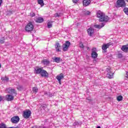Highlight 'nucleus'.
<instances>
[{
	"label": "nucleus",
	"instance_id": "f03ea898",
	"mask_svg": "<svg viewBox=\"0 0 128 128\" xmlns=\"http://www.w3.org/2000/svg\"><path fill=\"white\" fill-rule=\"evenodd\" d=\"M97 17L99 18V22H108L110 20V18L108 16H106L104 14L100 11L97 12Z\"/></svg>",
	"mask_w": 128,
	"mask_h": 128
},
{
	"label": "nucleus",
	"instance_id": "f257e3e1",
	"mask_svg": "<svg viewBox=\"0 0 128 128\" xmlns=\"http://www.w3.org/2000/svg\"><path fill=\"white\" fill-rule=\"evenodd\" d=\"M34 72L36 74H40L42 78H48V73L46 70H44L43 68L36 66L34 70Z\"/></svg>",
	"mask_w": 128,
	"mask_h": 128
},
{
	"label": "nucleus",
	"instance_id": "0eeeda50",
	"mask_svg": "<svg viewBox=\"0 0 128 128\" xmlns=\"http://www.w3.org/2000/svg\"><path fill=\"white\" fill-rule=\"evenodd\" d=\"M112 44L111 42L107 43L106 44H103L102 46V50H104L103 52H106V50H108Z\"/></svg>",
	"mask_w": 128,
	"mask_h": 128
},
{
	"label": "nucleus",
	"instance_id": "5701e85b",
	"mask_svg": "<svg viewBox=\"0 0 128 128\" xmlns=\"http://www.w3.org/2000/svg\"><path fill=\"white\" fill-rule=\"evenodd\" d=\"M0 128H8L6 126V124L4 122H2L0 124Z\"/></svg>",
	"mask_w": 128,
	"mask_h": 128
},
{
	"label": "nucleus",
	"instance_id": "c756f323",
	"mask_svg": "<svg viewBox=\"0 0 128 128\" xmlns=\"http://www.w3.org/2000/svg\"><path fill=\"white\" fill-rule=\"evenodd\" d=\"M54 18H60V14L58 13H56L54 16Z\"/></svg>",
	"mask_w": 128,
	"mask_h": 128
},
{
	"label": "nucleus",
	"instance_id": "f704fd0d",
	"mask_svg": "<svg viewBox=\"0 0 128 128\" xmlns=\"http://www.w3.org/2000/svg\"><path fill=\"white\" fill-rule=\"evenodd\" d=\"M30 16H32V18H34V16H36V14L32 13V14H30Z\"/></svg>",
	"mask_w": 128,
	"mask_h": 128
},
{
	"label": "nucleus",
	"instance_id": "72a5a7b5",
	"mask_svg": "<svg viewBox=\"0 0 128 128\" xmlns=\"http://www.w3.org/2000/svg\"><path fill=\"white\" fill-rule=\"evenodd\" d=\"M78 0H72V2L74 4H78Z\"/></svg>",
	"mask_w": 128,
	"mask_h": 128
},
{
	"label": "nucleus",
	"instance_id": "412c9836",
	"mask_svg": "<svg viewBox=\"0 0 128 128\" xmlns=\"http://www.w3.org/2000/svg\"><path fill=\"white\" fill-rule=\"evenodd\" d=\"M38 4H40L41 6H44V0H37Z\"/></svg>",
	"mask_w": 128,
	"mask_h": 128
},
{
	"label": "nucleus",
	"instance_id": "4c0bfd02",
	"mask_svg": "<svg viewBox=\"0 0 128 128\" xmlns=\"http://www.w3.org/2000/svg\"><path fill=\"white\" fill-rule=\"evenodd\" d=\"M86 100H90V102H92V99H90L88 98H86Z\"/></svg>",
	"mask_w": 128,
	"mask_h": 128
},
{
	"label": "nucleus",
	"instance_id": "79ce46f5",
	"mask_svg": "<svg viewBox=\"0 0 128 128\" xmlns=\"http://www.w3.org/2000/svg\"><path fill=\"white\" fill-rule=\"evenodd\" d=\"M127 2H128V0H125Z\"/></svg>",
	"mask_w": 128,
	"mask_h": 128
},
{
	"label": "nucleus",
	"instance_id": "423d86ee",
	"mask_svg": "<svg viewBox=\"0 0 128 128\" xmlns=\"http://www.w3.org/2000/svg\"><path fill=\"white\" fill-rule=\"evenodd\" d=\"M30 114H32V112H30V110H26V111H24L22 116L24 118L28 120V118H30Z\"/></svg>",
	"mask_w": 128,
	"mask_h": 128
},
{
	"label": "nucleus",
	"instance_id": "393cba45",
	"mask_svg": "<svg viewBox=\"0 0 128 128\" xmlns=\"http://www.w3.org/2000/svg\"><path fill=\"white\" fill-rule=\"evenodd\" d=\"M122 96H117L116 100L118 102H122Z\"/></svg>",
	"mask_w": 128,
	"mask_h": 128
},
{
	"label": "nucleus",
	"instance_id": "a878e982",
	"mask_svg": "<svg viewBox=\"0 0 128 128\" xmlns=\"http://www.w3.org/2000/svg\"><path fill=\"white\" fill-rule=\"evenodd\" d=\"M52 22H48V28H52Z\"/></svg>",
	"mask_w": 128,
	"mask_h": 128
},
{
	"label": "nucleus",
	"instance_id": "c9c22d12",
	"mask_svg": "<svg viewBox=\"0 0 128 128\" xmlns=\"http://www.w3.org/2000/svg\"><path fill=\"white\" fill-rule=\"evenodd\" d=\"M2 0H0V6H2Z\"/></svg>",
	"mask_w": 128,
	"mask_h": 128
},
{
	"label": "nucleus",
	"instance_id": "4be33fe9",
	"mask_svg": "<svg viewBox=\"0 0 128 128\" xmlns=\"http://www.w3.org/2000/svg\"><path fill=\"white\" fill-rule=\"evenodd\" d=\"M1 80H2V82H8V80H10V78L6 76L4 78L2 77L1 78Z\"/></svg>",
	"mask_w": 128,
	"mask_h": 128
},
{
	"label": "nucleus",
	"instance_id": "dca6fc26",
	"mask_svg": "<svg viewBox=\"0 0 128 128\" xmlns=\"http://www.w3.org/2000/svg\"><path fill=\"white\" fill-rule=\"evenodd\" d=\"M36 22L38 24H42V22H44V18L42 17H38L36 18Z\"/></svg>",
	"mask_w": 128,
	"mask_h": 128
},
{
	"label": "nucleus",
	"instance_id": "9b49d317",
	"mask_svg": "<svg viewBox=\"0 0 128 128\" xmlns=\"http://www.w3.org/2000/svg\"><path fill=\"white\" fill-rule=\"evenodd\" d=\"M6 100H8V102H12V100H14V96L10 94L6 95Z\"/></svg>",
	"mask_w": 128,
	"mask_h": 128
},
{
	"label": "nucleus",
	"instance_id": "bb28decb",
	"mask_svg": "<svg viewBox=\"0 0 128 128\" xmlns=\"http://www.w3.org/2000/svg\"><path fill=\"white\" fill-rule=\"evenodd\" d=\"M9 94H16V90L14 89H10L8 92Z\"/></svg>",
	"mask_w": 128,
	"mask_h": 128
},
{
	"label": "nucleus",
	"instance_id": "b1692460",
	"mask_svg": "<svg viewBox=\"0 0 128 128\" xmlns=\"http://www.w3.org/2000/svg\"><path fill=\"white\" fill-rule=\"evenodd\" d=\"M32 92H34V94H36V92H38V87H34L32 88Z\"/></svg>",
	"mask_w": 128,
	"mask_h": 128
},
{
	"label": "nucleus",
	"instance_id": "e433bc0d",
	"mask_svg": "<svg viewBox=\"0 0 128 128\" xmlns=\"http://www.w3.org/2000/svg\"><path fill=\"white\" fill-rule=\"evenodd\" d=\"M2 96L0 95V102H1L2 100Z\"/></svg>",
	"mask_w": 128,
	"mask_h": 128
},
{
	"label": "nucleus",
	"instance_id": "2f4dec72",
	"mask_svg": "<svg viewBox=\"0 0 128 128\" xmlns=\"http://www.w3.org/2000/svg\"><path fill=\"white\" fill-rule=\"evenodd\" d=\"M0 44H4V38H3L2 40H0Z\"/></svg>",
	"mask_w": 128,
	"mask_h": 128
},
{
	"label": "nucleus",
	"instance_id": "f3484780",
	"mask_svg": "<svg viewBox=\"0 0 128 128\" xmlns=\"http://www.w3.org/2000/svg\"><path fill=\"white\" fill-rule=\"evenodd\" d=\"M114 73H112V72H110L107 74V78H109V80H112V78H114Z\"/></svg>",
	"mask_w": 128,
	"mask_h": 128
},
{
	"label": "nucleus",
	"instance_id": "6ab92c4d",
	"mask_svg": "<svg viewBox=\"0 0 128 128\" xmlns=\"http://www.w3.org/2000/svg\"><path fill=\"white\" fill-rule=\"evenodd\" d=\"M104 23L101 24V26L100 25H98V24H94V27L96 28H104Z\"/></svg>",
	"mask_w": 128,
	"mask_h": 128
},
{
	"label": "nucleus",
	"instance_id": "a211bd4d",
	"mask_svg": "<svg viewBox=\"0 0 128 128\" xmlns=\"http://www.w3.org/2000/svg\"><path fill=\"white\" fill-rule=\"evenodd\" d=\"M56 48V52H60V44L58 42H56L55 44Z\"/></svg>",
	"mask_w": 128,
	"mask_h": 128
},
{
	"label": "nucleus",
	"instance_id": "c85d7f7f",
	"mask_svg": "<svg viewBox=\"0 0 128 128\" xmlns=\"http://www.w3.org/2000/svg\"><path fill=\"white\" fill-rule=\"evenodd\" d=\"M79 46H80V48H84V44H82V42H80V43Z\"/></svg>",
	"mask_w": 128,
	"mask_h": 128
},
{
	"label": "nucleus",
	"instance_id": "ea45409f",
	"mask_svg": "<svg viewBox=\"0 0 128 128\" xmlns=\"http://www.w3.org/2000/svg\"><path fill=\"white\" fill-rule=\"evenodd\" d=\"M2 68V64H0V68Z\"/></svg>",
	"mask_w": 128,
	"mask_h": 128
},
{
	"label": "nucleus",
	"instance_id": "ddd939ff",
	"mask_svg": "<svg viewBox=\"0 0 128 128\" xmlns=\"http://www.w3.org/2000/svg\"><path fill=\"white\" fill-rule=\"evenodd\" d=\"M50 62V60L48 59H44L41 61V64H42L44 66H48Z\"/></svg>",
	"mask_w": 128,
	"mask_h": 128
},
{
	"label": "nucleus",
	"instance_id": "39448f33",
	"mask_svg": "<svg viewBox=\"0 0 128 128\" xmlns=\"http://www.w3.org/2000/svg\"><path fill=\"white\" fill-rule=\"evenodd\" d=\"M62 46H63V48H62L63 52H67V50H68V48L70 46V41H66L65 44H64Z\"/></svg>",
	"mask_w": 128,
	"mask_h": 128
},
{
	"label": "nucleus",
	"instance_id": "37998d69",
	"mask_svg": "<svg viewBox=\"0 0 128 128\" xmlns=\"http://www.w3.org/2000/svg\"><path fill=\"white\" fill-rule=\"evenodd\" d=\"M107 70H108V68H107Z\"/></svg>",
	"mask_w": 128,
	"mask_h": 128
},
{
	"label": "nucleus",
	"instance_id": "9d476101",
	"mask_svg": "<svg viewBox=\"0 0 128 128\" xmlns=\"http://www.w3.org/2000/svg\"><path fill=\"white\" fill-rule=\"evenodd\" d=\"M11 122L12 124H18L20 122V117L14 116L11 118Z\"/></svg>",
	"mask_w": 128,
	"mask_h": 128
},
{
	"label": "nucleus",
	"instance_id": "cd10ccee",
	"mask_svg": "<svg viewBox=\"0 0 128 128\" xmlns=\"http://www.w3.org/2000/svg\"><path fill=\"white\" fill-rule=\"evenodd\" d=\"M17 90H22V86H17Z\"/></svg>",
	"mask_w": 128,
	"mask_h": 128
},
{
	"label": "nucleus",
	"instance_id": "4468645a",
	"mask_svg": "<svg viewBox=\"0 0 128 128\" xmlns=\"http://www.w3.org/2000/svg\"><path fill=\"white\" fill-rule=\"evenodd\" d=\"M121 50L124 52H128V44L122 46Z\"/></svg>",
	"mask_w": 128,
	"mask_h": 128
},
{
	"label": "nucleus",
	"instance_id": "6e6552de",
	"mask_svg": "<svg viewBox=\"0 0 128 128\" xmlns=\"http://www.w3.org/2000/svg\"><path fill=\"white\" fill-rule=\"evenodd\" d=\"M98 54L96 52V48H94L92 49L91 56L93 58H98Z\"/></svg>",
	"mask_w": 128,
	"mask_h": 128
},
{
	"label": "nucleus",
	"instance_id": "aec40b11",
	"mask_svg": "<svg viewBox=\"0 0 128 128\" xmlns=\"http://www.w3.org/2000/svg\"><path fill=\"white\" fill-rule=\"evenodd\" d=\"M60 58H58V57H54V58L53 59V60L55 62H57L58 64V62H60Z\"/></svg>",
	"mask_w": 128,
	"mask_h": 128
},
{
	"label": "nucleus",
	"instance_id": "2eb2a0df",
	"mask_svg": "<svg viewBox=\"0 0 128 128\" xmlns=\"http://www.w3.org/2000/svg\"><path fill=\"white\" fill-rule=\"evenodd\" d=\"M88 34L89 36H92L94 32V30L92 28H89L88 30Z\"/></svg>",
	"mask_w": 128,
	"mask_h": 128
},
{
	"label": "nucleus",
	"instance_id": "20e7f679",
	"mask_svg": "<svg viewBox=\"0 0 128 128\" xmlns=\"http://www.w3.org/2000/svg\"><path fill=\"white\" fill-rule=\"evenodd\" d=\"M116 4L118 8H126V4L124 0H118L116 2Z\"/></svg>",
	"mask_w": 128,
	"mask_h": 128
},
{
	"label": "nucleus",
	"instance_id": "f8f14e48",
	"mask_svg": "<svg viewBox=\"0 0 128 128\" xmlns=\"http://www.w3.org/2000/svg\"><path fill=\"white\" fill-rule=\"evenodd\" d=\"M84 6H88L90 4V0H82Z\"/></svg>",
	"mask_w": 128,
	"mask_h": 128
},
{
	"label": "nucleus",
	"instance_id": "7ed1b4c3",
	"mask_svg": "<svg viewBox=\"0 0 128 128\" xmlns=\"http://www.w3.org/2000/svg\"><path fill=\"white\" fill-rule=\"evenodd\" d=\"M34 28V24L32 22H29L25 26V30L26 32H32Z\"/></svg>",
	"mask_w": 128,
	"mask_h": 128
},
{
	"label": "nucleus",
	"instance_id": "7c9ffc66",
	"mask_svg": "<svg viewBox=\"0 0 128 128\" xmlns=\"http://www.w3.org/2000/svg\"><path fill=\"white\" fill-rule=\"evenodd\" d=\"M125 80H128V72H126V74L124 76Z\"/></svg>",
	"mask_w": 128,
	"mask_h": 128
},
{
	"label": "nucleus",
	"instance_id": "58836bf2",
	"mask_svg": "<svg viewBox=\"0 0 128 128\" xmlns=\"http://www.w3.org/2000/svg\"><path fill=\"white\" fill-rule=\"evenodd\" d=\"M87 50H90V48H89V47H87Z\"/></svg>",
	"mask_w": 128,
	"mask_h": 128
},
{
	"label": "nucleus",
	"instance_id": "a19ab883",
	"mask_svg": "<svg viewBox=\"0 0 128 128\" xmlns=\"http://www.w3.org/2000/svg\"><path fill=\"white\" fill-rule=\"evenodd\" d=\"M97 128H100V126H97Z\"/></svg>",
	"mask_w": 128,
	"mask_h": 128
},
{
	"label": "nucleus",
	"instance_id": "1a4fd4ad",
	"mask_svg": "<svg viewBox=\"0 0 128 128\" xmlns=\"http://www.w3.org/2000/svg\"><path fill=\"white\" fill-rule=\"evenodd\" d=\"M64 74L62 73H60L59 75H58L56 76V80H58L60 84H62V80L64 78Z\"/></svg>",
	"mask_w": 128,
	"mask_h": 128
},
{
	"label": "nucleus",
	"instance_id": "473e14b6",
	"mask_svg": "<svg viewBox=\"0 0 128 128\" xmlns=\"http://www.w3.org/2000/svg\"><path fill=\"white\" fill-rule=\"evenodd\" d=\"M118 56L119 58H122V54H118Z\"/></svg>",
	"mask_w": 128,
	"mask_h": 128
}]
</instances>
